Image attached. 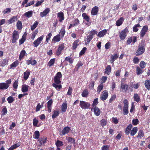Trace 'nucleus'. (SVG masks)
<instances>
[{
	"instance_id": "f257e3e1",
	"label": "nucleus",
	"mask_w": 150,
	"mask_h": 150,
	"mask_svg": "<svg viewBox=\"0 0 150 150\" xmlns=\"http://www.w3.org/2000/svg\"><path fill=\"white\" fill-rule=\"evenodd\" d=\"M11 82V79H9L6 81V83H0V89L4 90L7 89Z\"/></svg>"
},
{
	"instance_id": "f03ea898",
	"label": "nucleus",
	"mask_w": 150,
	"mask_h": 150,
	"mask_svg": "<svg viewBox=\"0 0 150 150\" xmlns=\"http://www.w3.org/2000/svg\"><path fill=\"white\" fill-rule=\"evenodd\" d=\"M128 32V29L126 28L124 30L119 32V37L121 40H124L126 38L127 33Z\"/></svg>"
},
{
	"instance_id": "7ed1b4c3",
	"label": "nucleus",
	"mask_w": 150,
	"mask_h": 150,
	"mask_svg": "<svg viewBox=\"0 0 150 150\" xmlns=\"http://www.w3.org/2000/svg\"><path fill=\"white\" fill-rule=\"evenodd\" d=\"M62 77L61 73L60 72H57L54 78V81L55 83L57 84H59L61 82Z\"/></svg>"
},
{
	"instance_id": "20e7f679",
	"label": "nucleus",
	"mask_w": 150,
	"mask_h": 150,
	"mask_svg": "<svg viewBox=\"0 0 150 150\" xmlns=\"http://www.w3.org/2000/svg\"><path fill=\"white\" fill-rule=\"evenodd\" d=\"M145 47L143 45H139V48L136 53L137 56H139L143 54L145 51Z\"/></svg>"
},
{
	"instance_id": "39448f33",
	"label": "nucleus",
	"mask_w": 150,
	"mask_h": 150,
	"mask_svg": "<svg viewBox=\"0 0 150 150\" xmlns=\"http://www.w3.org/2000/svg\"><path fill=\"white\" fill-rule=\"evenodd\" d=\"M79 106L83 109L88 108L90 107V104L89 103L83 101H80Z\"/></svg>"
},
{
	"instance_id": "423d86ee",
	"label": "nucleus",
	"mask_w": 150,
	"mask_h": 150,
	"mask_svg": "<svg viewBox=\"0 0 150 150\" xmlns=\"http://www.w3.org/2000/svg\"><path fill=\"white\" fill-rule=\"evenodd\" d=\"M19 33L16 30H14L12 35V43H16L17 40L19 38Z\"/></svg>"
},
{
	"instance_id": "0eeeda50",
	"label": "nucleus",
	"mask_w": 150,
	"mask_h": 150,
	"mask_svg": "<svg viewBox=\"0 0 150 150\" xmlns=\"http://www.w3.org/2000/svg\"><path fill=\"white\" fill-rule=\"evenodd\" d=\"M124 106L123 107V114L124 115H127L128 113V104L127 100L126 99L124 100L123 101Z\"/></svg>"
},
{
	"instance_id": "6e6552de",
	"label": "nucleus",
	"mask_w": 150,
	"mask_h": 150,
	"mask_svg": "<svg viewBox=\"0 0 150 150\" xmlns=\"http://www.w3.org/2000/svg\"><path fill=\"white\" fill-rule=\"evenodd\" d=\"M44 38V36L42 35L35 40L33 43L34 46L35 47H37L41 42Z\"/></svg>"
},
{
	"instance_id": "1a4fd4ad",
	"label": "nucleus",
	"mask_w": 150,
	"mask_h": 150,
	"mask_svg": "<svg viewBox=\"0 0 150 150\" xmlns=\"http://www.w3.org/2000/svg\"><path fill=\"white\" fill-rule=\"evenodd\" d=\"M108 91L105 90L103 91L101 95L100 98L103 101L105 100L108 98Z\"/></svg>"
},
{
	"instance_id": "9d476101",
	"label": "nucleus",
	"mask_w": 150,
	"mask_h": 150,
	"mask_svg": "<svg viewBox=\"0 0 150 150\" xmlns=\"http://www.w3.org/2000/svg\"><path fill=\"white\" fill-rule=\"evenodd\" d=\"M148 29V28L147 25L144 26L140 33V36L142 37H143L147 32Z\"/></svg>"
},
{
	"instance_id": "9b49d317",
	"label": "nucleus",
	"mask_w": 150,
	"mask_h": 150,
	"mask_svg": "<svg viewBox=\"0 0 150 150\" xmlns=\"http://www.w3.org/2000/svg\"><path fill=\"white\" fill-rule=\"evenodd\" d=\"M64 43L59 44L57 50L56 52V54L57 55H59L61 53L62 50L64 48Z\"/></svg>"
},
{
	"instance_id": "f8f14e48",
	"label": "nucleus",
	"mask_w": 150,
	"mask_h": 150,
	"mask_svg": "<svg viewBox=\"0 0 150 150\" xmlns=\"http://www.w3.org/2000/svg\"><path fill=\"white\" fill-rule=\"evenodd\" d=\"M50 11L49 8H47L45 9L43 11L40 13V15L41 17H43L46 16Z\"/></svg>"
},
{
	"instance_id": "ddd939ff",
	"label": "nucleus",
	"mask_w": 150,
	"mask_h": 150,
	"mask_svg": "<svg viewBox=\"0 0 150 150\" xmlns=\"http://www.w3.org/2000/svg\"><path fill=\"white\" fill-rule=\"evenodd\" d=\"M128 86L127 84H125L123 82H121L120 88L124 92H126L128 89Z\"/></svg>"
},
{
	"instance_id": "4468645a",
	"label": "nucleus",
	"mask_w": 150,
	"mask_h": 150,
	"mask_svg": "<svg viewBox=\"0 0 150 150\" xmlns=\"http://www.w3.org/2000/svg\"><path fill=\"white\" fill-rule=\"evenodd\" d=\"M57 16L59 18V21L60 22H62L64 19V14L62 12L58 13L57 14Z\"/></svg>"
},
{
	"instance_id": "2eb2a0df",
	"label": "nucleus",
	"mask_w": 150,
	"mask_h": 150,
	"mask_svg": "<svg viewBox=\"0 0 150 150\" xmlns=\"http://www.w3.org/2000/svg\"><path fill=\"white\" fill-rule=\"evenodd\" d=\"M70 129V128L68 127H64L62 130V133L60 134V135L62 136H63L65 135V134L68 133Z\"/></svg>"
},
{
	"instance_id": "dca6fc26",
	"label": "nucleus",
	"mask_w": 150,
	"mask_h": 150,
	"mask_svg": "<svg viewBox=\"0 0 150 150\" xmlns=\"http://www.w3.org/2000/svg\"><path fill=\"white\" fill-rule=\"evenodd\" d=\"M93 109L95 115L98 116H99L100 114V111L99 109L97 107H94L92 108L91 110Z\"/></svg>"
},
{
	"instance_id": "f3484780",
	"label": "nucleus",
	"mask_w": 150,
	"mask_h": 150,
	"mask_svg": "<svg viewBox=\"0 0 150 150\" xmlns=\"http://www.w3.org/2000/svg\"><path fill=\"white\" fill-rule=\"evenodd\" d=\"M107 30L104 29L99 32L98 34V36L100 38L103 37L107 33Z\"/></svg>"
},
{
	"instance_id": "a211bd4d",
	"label": "nucleus",
	"mask_w": 150,
	"mask_h": 150,
	"mask_svg": "<svg viewBox=\"0 0 150 150\" xmlns=\"http://www.w3.org/2000/svg\"><path fill=\"white\" fill-rule=\"evenodd\" d=\"M61 39L60 34H57L54 36L52 39V42H58L60 41Z\"/></svg>"
},
{
	"instance_id": "6ab92c4d",
	"label": "nucleus",
	"mask_w": 150,
	"mask_h": 150,
	"mask_svg": "<svg viewBox=\"0 0 150 150\" xmlns=\"http://www.w3.org/2000/svg\"><path fill=\"white\" fill-rule=\"evenodd\" d=\"M98 9L97 6H95L92 9L91 11V14L92 15H97L98 12Z\"/></svg>"
},
{
	"instance_id": "aec40b11",
	"label": "nucleus",
	"mask_w": 150,
	"mask_h": 150,
	"mask_svg": "<svg viewBox=\"0 0 150 150\" xmlns=\"http://www.w3.org/2000/svg\"><path fill=\"white\" fill-rule=\"evenodd\" d=\"M17 16H13L8 20V24H11L17 21Z\"/></svg>"
},
{
	"instance_id": "412c9836",
	"label": "nucleus",
	"mask_w": 150,
	"mask_h": 150,
	"mask_svg": "<svg viewBox=\"0 0 150 150\" xmlns=\"http://www.w3.org/2000/svg\"><path fill=\"white\" fill-rule=\"evenodd\" d=\"M124 21V19L122 17H121L116 22V25L117 26H120L122 25Z\"/></svg>"
},
{
	"instance_id": "4be33fe9",
	"label": "nucleus",
	"mask_w": 150,
	"mask_h": 150,
	"mask_svg": "<svg viewBox=\"0 0 150 150\" xmlns=\"http://www.w3.org/2000/svg\"><path fill=\"white\" fill-rule=\"evenodd\" d=\"M33 12L32 11H29L25 12L24 14V15L26 17L29 18L31 17L33 15Z\"/></svg>"
},
{
	"instance_id": "5701e85b",
	"label": "nucleus",
	"mask_w": 150,
	"mask_h": 150,
	"mask_svg": "<svg viewBox=\"0 0 150 150\" xmlns=\"http://www.w3.org/2000/svg\"><path fill=\"white\" fill-rule=\"evenodd\" d=\"M67 103L66 102L63 103L62 105L61 110L62 112H65L67 108Z\"/></svg>"
},
{
	"instance_id": "b1692460",
	"label": "nucleus",
	"mask_w": 150,
	"mask_h": 150,
	"mask_svg": "<svg viewBox=\"0 0 150 150\" xmlns=\"http://www.w3.org/2000/svg\"><path fill=\"white\" fill-rule=\"evenodd\" d=\"M132 127V125L131 124L129 125L126 128L125 131V133L127 134H129L130 132L131 129Z\"/></svg>"
},
{
	"instance_id": "393cba45",
	"label": "nucleus",
	"mask_w": 150,
	"mask_h": 150,
	"mask_svg": "<svg viewBox=\"0 0 150 150\" xmlns=\"http://www.w3.org/2000/svg\"><path fill=\"white\" fill-rule=\"evenodd\" d=\"M65 27L64 26L60 30V32L59 34L60 35V36H61V38H63L65 33Z\"/></svg>"
},
{
	"instance_id": "a878e982",
	"label": "nucleus",
	"mask_w": 150,
	"mask_h": 150,
	"mask_svg": "<svg viewBox=\"0 0 150 150\" xmlns=\"http://www.w3.org/2000/svg\"><path fill=\"white\" fill-rule=\"evenodd\" d=\"M21 144L20 143H18L17 144H15L14 145L12 146L8 149V150H13L19 146Z\"/></svg>"
},
{
	"instance_id": "bb28decb",
	"label": "nucleus",
	"mask_w": 150,
	"mask_h": 150,
	"mask_svg": "<svg viewBox=\"0 0 150 150\" xmlns=\"http://www.w3.org/2000/svg\"><path fill=\"white\" fill-rule=\"evenodd\" d=\"M138 130V128L137 127H134L131 131L130 135L133 136H134L137 132Z\"/></svg>"
},
{
	"instance_id": "cd10ccee",
	"label": "nucleus",
	"mask_w": 150,
	"mask_h": 150,
	"mask_svg": "<svg viewBox=\"0 0 150 150\" xmlns=\"http://www.w3.org/2000/svg\"><path fill=\"white\" fill-rule=\"evenodd\" d=\"M55 83H53L52 85L57 91H59L60 89L62 88V86L61 85Z\"/></svg>"
},
{
	"instance_id": "c85d7f7f",
	"label": "nucleus",
	"mask_w": 150,
	"mask_h": 150,
	"mask_svg": "<svg viewBox=\"0 0 150 150\" xmlns=\"http://www.w3.org/2000/svg\"><path fill=\"white\" fill-rule=\"evenodd\" d=\"M145 87L148 90L150 89V80H147L145 81Z\"/></svg>"
},
{
	"instance_id": "c756f323",
	"label": "nucleus",
	"mask_w": 150,
	"mask_h": 150,
	"mask_svg": "<svg viewBox=\"0 0 150 150\" xmlns=\"http://www.w3.org/2000/svg\"><path fill=\"white\" fill-rule=\"evenodd\" d=\"M29 86L25 84L23 85L22 86V91L23 93L27 92L28 91V88Z\"/></svg>"
},
{
	"instance_id": "7c9ffc66",
	"label": "nucleus",
	"mask_w": 150,
	"mask_h": 150,
	"mask_svg": "<svg viewBox=\"0 0 150 150\" xmlns=\"http://www.w3.org/2000/svg\"><path fill=\"white\" fill-rule=\"evenodd\" d=\"M52 35L51 33H50L46 36V40L45 42V44H47V43L49 42V41L50 40V38Z\"/></svg>"
},
{
	"instance_id": "2f4dec72",
	"label": "nucleus",
	"mask_w": 150,
	"mask_h": 150,
	"mask_svg": "<svg viewBox=\"0 0 150 150\" xmlns=\"http://www.w3.org/2000/svg\"><path fill=\"white\" fill-rule=\"evenodd\" d=\"M111 71V68L110 66V65H108L105 69V73L107 75H109Z\"/></svg>"
},
{
	"instance_id": "473e14b6",
	"label": "nucleus",
	"mask_w": 150,
	"mask_h": 150,
	"mask_svg": "<svg viewBox=\"0 0 150 150\" xmlns=\"http://www.w3.org/2000/svg\"><path fill=\"white\" fill-rule=\"evenodd\" d=\"M133 98L134 100L137 102H139L140 100V97L137 94L135 93L134 94Z\"/></svg>"
},
{
	"instance_id": "72a5a7b5",
	"label": "nucleus",
	"mask_w": 150,
	"mask_h": 150,
	"mask_svg": "<svg viewBox=\"0 0 150 150\" xmlns=\"http://www.w3.org/2000/svg\"><path fill=\"white\" fill-rule=\"evenodd\" d=\"M30 74V72L28 71L24 72V78L25 80H26L28 79Z\"/></svg>"
},
{
	"instance_id": "f704fd0d",
	"label": "nucleus",
	"mask_w": 150,
	"mask_h": 150,
	"mask_svg": "<svg viewBox=\"0 0 150 150\" xmlns=\"http://www.w3.org/2000/svg\"><path fill=\"white\" fill-rule=\"evenodd\" d=\"M118 56L117 54H116L114 55H112L111 57V62L112 63H113L114 62L117 58Z\"/></svg>"
},
{
	"instance_id": "c9c22d12",
	"label": "nucleus",
	"mask_w": 150,
	"mask_h": 150,
	"mask_svg": "<svg viewBox=\"0 0 150 150\" xmlns=\"http://www.w3.org/2000/svg\"><path fill=\"white\" fill-rule=\"evenodd\" d=\"M93 37L92 35H90L87 36L86 38L87 42L85 43L86 44H88L90 42L92 39Z\"/></svg>"
},
{
	"instance_id": "e433bc0d",
	"label": "nucleus",
	"mask_w": 150,
	"mask_h": 150,
	"mask_svg": "<svg viewBox=\"0 0 150 150\" xmlns=\"http://www.w3.org/2000/svg\"><path fill=\"white\" fill-rule=\"evenodd\" d=\"M82 16L83 18L87 22H89L90 20L89 17L86 14L83 13L82 14Z\"/></svg>"
},
{
	"instance_id": "4c0bfd02",
	"label": "nucleus",
	"mask_w": 150,
	"mask_h": 150,
	"mask_svg": "<svg viewBox=\"0 0 150 150\" xmlns=\"http://www.w3.org/2000/svg\"><path fill=\"white\" fill-rule=\"evenodd\" d=\"M11 11V8H7L5 9L3 11V13L4 14H8Z\"/></svg>"
},
{
	"instance_id": "58836bf2",
	"label": "nucleus",
	"mask_w": 150,
	"mask_h": 150,
	"mask_svg": "<svg viewBox=\"0 0 150 150\" xmlns=\"http://www.w3.org/2000/svg\"><path fill=\"white\" fill-rule=\"evenodd\" d=\"M103 85L102 84H100L98 87L97 92L100 93L101 91L103 89Z\"/></svg>"
},
{
	"instance_id": "ea45409f",
	"label": "nucleus",
	"mask_w": 150,
	"mask_h": 150,
	"mask_svg": "<svg viewBox=\"0 0 150 150\" xmlns=\"http://www.w3.org/2000/svg\"><path fill=\"white\" fill-rule=\"evenodd\" d=\"M53 113L52 118L53 119H54L56 118L59 115V112L57 110H54L53 112Z\"/></svg>"
},
{
	"instance_id": "a19ab883",
	"label": "nucleus",
	"mask_w": 150,
	"mask_h": 150,
	"mask_svg": "<svg viewBox=\"0 0 150 150\" xmlns=\"http://www.w3.org/2000/svg\"><path fill=\"white\" fill-rule=\"evenodd\" d=\"M55 144L57 147H59L62 146L63 145V142L60 141L58 140L55 143Z\"/></svg>"
},
{
	"instance_id": "79ce46f5",
	"label": "nucleus",
	"mask_w": 150,
	"mask_h": 150,
	"mask_svg": "<svg viewBox=\"0 0 150 150\" xmlns=\"http://www.w3.org/2000/svg\"><path fill=\"white\" fill-rule=\"evenodd\" d=\"M25 54V50H22L20 53L19 56V59L21 60L23 57L24 56Z\"/></svg>"
},
{
	"instance_id": "37998d69",
	"label": "nucleus",
	"mask_w": 150,
	"mask_h": 150,
	"mask_svg": "<svg viewBox=\"0 0 150 150\" xmlns=\"http://www.w3.org/2000/svg\"><path fill=\"white\" fill-rule=\"evenodd\" d=\"M55 61V59H51L48 64V66L50 67L52 66L54 64Z\"/></svg>"
},
{
	"instance_id": "c03bdc74",
	"label": "nucleus",
	"mask_w": 150,
	"mask_h": 150,
	"mask_svg": "<svg viewBox=\"0 0 150 150\" xmlns=\"http://www.w3.org/2000/svg\"><path fill=\"white\" fill-rule=\"evenodd\" d=\"M17 28L19 30L21 29L22 28V23L21 21H18L16 24Z\"/></svg>"
},
{
	"instance_id": "a18cd8bd",
	"label": "nucleus",
	"mask_w": 150,
	"mask_h": 150,
	"mask_svg": "<svg viewBox=\"0 0 150 150\" xmlns=\"http://www.w3.org/2000/svg\"><path fill=\"white\" fill-rule=\"evenodd\" d=\"M140 27H141V26L139 24H137L135 25L133 28V31L134 32H137L139 30L137 28Z\"/></svg>"
},
{
	"instance_id": "49530a36",
	"label": "nucleus",
	"mask_w": 150,
	"mask_h": 150,
	"mask_svg": "<svg viewBox=\"0 0 150 150\" xmlns=\"http://www.w3.org/2000/svg\"><path fill=\"white\" fill-rule=\"evenodd\" d=\"M25 35H23L22 37V38L21 39L19 40V44L21 45L23 44L25 40Z\"/></svg>"
},
{
	"instance_id": "de8ad7c7",
	"label": "nucleus",
	"mask_w": 150,
	"mask_h": 150,
	"mask_svg": "<svg viewBox=\"0 0 150 150\" xmlns=\"http://www.w3.org/2000/svg\"><path fill=\"white\" fill-rule=\"evenodd\" d=\"M38 23L37 21H35L34 24L32 25L31 27V30H33L37 26Z\"/></svg>"
},
{
	"instance_id": "09e8293b",
	"label": "nucleus",
	"mask_w": 150,
	"mask_h": 150,
	"mask_svg": "<svg viewBox=\"0 0 150 150\" xmlns=\"http://www.w3.org/2000/svg\"><path fill=\"white\" fill-rule=\"evenodd\" d=\"M19 64L18 62V61H16L13 62L10 65V68H12L13 67H16Z\"/></svg>"
},
{
	"instance_id": "8fccbe9b",
	"label": "nucleus",
	"mask_w": 150,
	"mask_h": 150,
	"mask_svg": "<svg viewBox=\"0 0 150 150\" xmlns=\"http://www.w3.org/2000/svg\"><path fill=\"white\" fill-rule=\"evenodd\" d=\"M34 138L36 139H39L40 136V133L39 131H36L34 132Z\"/></svg>"
},
{
	"instance_id": "3c124183",
	"label": "nucleus",
	"mask_w": 150,
	"mask_h": 150,
	"mask_svg": "<svg viewBox=\"0 0 150 150\" xmlns=\"http://www.w3.org/2000/svg\"><path fill=\"white\" fill-rule=\"evenodd\" d=\"M8 61L7 59H3L1 62V66L3 67L7 64Z\"/></svg>"
},
{
	"instance_id": "603ef678",
	"label": "nucleus",
	"mask_w": 150,
	"mask_h": 150,
	"mask_svg": "<svg viewBox=\"0 0 150 150\" xmlns=\"http://www.w3.org/2000/svg\"><path fill=\"white\" fill-rule=\"evenodd\" d=\"M88 94V91L86 90H84L83 91L81 94V95L82 97H86L87 96Z\"/></svg>"
},
{
	"instance_id": "864d4df0",
	"label": "nucleus",
	"mask_w": 150,
	"mask_h": 150,
	"mask_svg": "<svg viewBox=\"0 0 150 150\" xmlns=\"http://www.w3.org/2000/svg\"><path fill=\"white\" fill-rule=\"evenodd\" d=\"M98 98H95L94 100L93 103L92 105V107L94 108V107H96V106L98 104Z\"/></svg>"
},
{
	"instance_id": "5fc2aeb1",
	"label": "nucleus",
	"mask_w": 150,
	"mask_h": 150,
	"mask_svg": "<svg viewBox=\"0 0 150 150\" xmlns=\"http://www.w3.org/2000/svg\"><path fill=\"white\" fill-rule=\"evenodd\" d=\"M7 100L9 103H13L14 101L13 98L11 96L8 97L7 99Z\"/></svg>"
},
{
	"instance_id": "6e6d98bb",
	"label": "nucleus",
	"mask_w": 150,
	"mask_h": 150,
	"mask_svg": "<svg viewBox=\"0 0 150 150\" xmlns=\"http://www.w3.org/2000/svg\"><path fill=\"white\" fill-rule=\"evenodd\" d=\"M78 45V41L77 40L75 41L73 43L72 47L73 49H75Z\"/></svg>"
},
{
	"instance_id": "4d7b16f0",
	"label": "nucleus",
	"mask_w": 150,
	"mask_h": 150,
	"mask_svg": "<svg viewBox=\"0 0 150 150\" xmlns=\"http://www.w3.org/2000/svg\"><path fill=\"white\" fill-rule=\"evenodd\" d=\"M144 133L143 130H140L138 132V135L137 137L142 138L144 136Z\"/></svg>"
},
{
	"instance_id": "13d9d810",
	"label": "nucleus",
	"mask_w": 150,
	"mask_h": 150,
	"mask_svg": "<svg viewBox=\"0 0 150 150\" xmlns=\"http://www.w3.org/2000/svg\"><path fill=\"white\" fill-rule=\"evenodd\" d=\"M7 110L6 107H4V108L3 109L2 112V115H4L7 113Z\"/></svg>"
},
{
	"instance_id": "bf43d9fd",
	"label": "nucleus",
	"mask_w": 150,
	"mask_h": 150,
	"mask_svg": "<svg viewBox=\"0 0 150 150\" xmlns=\"http://www.w3.org/2000/svg\"><path fill=\"white\" fill-rule=\"evenodd\" d=\"M132 124L134 125H136L139 123V121L138 119H133L132 120Z\"/></svg>"
},
{
	"instance_id": "052dcab7",
	"label": "nucleus",
	"mask_w": 150,
	"mask_h": 150,
	"mask_svg": "<svg viewBox=\"0 0 150 150\" xmlns=\"http://www.w3.org/2000/svg\"><path fill=\"white\" fill-rule=\"evenodd\" d=\"M40 143V144H45L46 141V139L40 138L39 140Z\"/></svg>"
},
{
	"instance_id": "680f3d73",
	"label": "nucleus",
	"mask_w": 150,
	"mask_h": 150,
	"mask_svg": "<svg viewBox=\"0 0 150 150\" xmlns=\"http://www.w3.org/2000/svg\"><path fill=\"white\" fill-rule=\"evenodd\" d=\"M140 66L142 69H143L145 67L146 63L143 61H141L140 63Z\"/></svg>"
},
{
	"instance_id": "e2e57ef3",
	"label": "nucleus",
	"mask_w": 150,
	"mask_h": 150,
	"mask_svg": "<svg viewBox=\"0 0 150 150\" xmlns=\"http://www.w3.org/2000/svg\"><path fill=\"white\" fill-rule=\"evenodd\" d=\"M87 48L86 47H83L79 53V55L81 56L84 54Z\"/></svg>"
},
{
	"instance_id": "0e129e2a",
	"label": "nucleus",
	"mask_w": 150,
	"mask_h": 150,
	"mask_svg": "<svg viewBox=\"0 0 150 150\" xmlns=\"http://www.w3.org/2000/svg\"><path fill=\"white\" fill-rule=\"evenodd\" d=\"M107 79V77L106 76H103L101 79V84L104 83Z\"/></svg>"
},
{
	"instance_id": "69168bd1",
	"label": "nucleus",
	"mask_w": 150,
	"mask_h": 150,
	"mask_svg": "<svg viewBox=\"0 0 150 150\" xmlns=\"http://www.w3.org/2000/svg\"><path fill=\"white\" fill-rule=\"evenodd\" d=\"M116 98V95L115 94L113 95L110 99L109 100V102L110 103H112L113 100H114Z\"/></svg>"
},
{
	"instance_id": "338daca9",
	"label": "nucleus",
	"mask_w": 150,
	"mask_h": 150,
	"mask_svg": "<svg viewBox=\"0 0 150 150\" xmlns=\"http://www.w3.org/2000/svg\"><path fill=\"white\" fill-rule=\"evenodd\" d=\"M136 71L137 74L138 75L140 74L142 72V70L139 67H137Z\"/></svg>"
},
{
	"instance_id": "774afa93",
	"label": "nucleus",
	"mask_w": 150,
	"mask_h": 150,
	"mask_svg": "<svg viewBox=\"0 0 150 150\" xmlns=\"http://www.w3.org/2000/svg\"><path fill=\"white\" fill-rule=\"evenodd\" d=\"M139 59L137 57H135L133 59V62L135 64H137L139 62Z\"/></svg>"
}]
</instances>
